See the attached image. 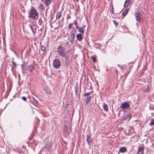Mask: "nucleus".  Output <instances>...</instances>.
<instances>
[{"label":"nucleus","mask_w":154,"mask_h":154,"mask_svg":"<svg viewBox=\"0 0 154 154\" xmlns=\"http://www.w3.org/2000/svg\"><path fill=\"white\" fill-rule=\"evenodd\" d=\"M22 98L24 101H26V98L25 97L23 96L22 97Z\"/></svg>","instance_id":"2f4dec72"},{"label":"nucleus","mask_w":154,"mask_h":154,"mask_svg":"<svg viewBox=\"0 0 154 154\" xmlns=\"http://www.w3.org/2000/svg\"><path fill=\"white\" fill-rule=\"evenodd\" d=\"M85 27V25L81 27H79L78 28H77V29H78L79 32L80 33V34L83 35L84 34V28Z\"/></svg>","instance_id":"6e6552de"},{"label":"nucleus","mask_w":154,"mask_h":154,"mask_svg":"<svg viewBox=\"0 0 154 154\" xmlns=\"http://www.w3.org/2000/svg\"><path fill=\"white\" fill-rule=\"evenodd\" d=\"M32 99H33L34 101H35L36 103H38V101L37 100H36L35 99V98H34L33 97H32Z\"/></svg>","instance_id":"473e14b6"},{"label":"nucleus","mask_w":154,"mask_h":154,"mask_svg":"<svg viewBox=\"0 0 154 154\" xmlns=\"http://www.w3.org/2000/svg\"><path fill=\"white\" fill-rule=\"evenodd\" d=\"M91 99V97H88L86 99V103L88 104V102Z\"/></svg>","instance_id":"5701e85b"},{"label":"nucleus","mask_w":154,"mask_h":154,"mask_svg":"<svg viewBox=\"0 0 154 154\" xmlns=\"http://www.w3.org/2000/svg\"><path fill=\"white\" fill-rule=\"evenodd\" d=\"M12 64L13 65H14V68L16 67V63H15V62L14 61H12Z\"/></svg>","instance_id":"7c9ffc66"},{"label":"nucleus","mask_w":154,"mask_h":154,"mask_svg":"<svg viewBox=\"0 0 154 154\" xmlns=\"http://www.w3.org/2000/svg\"><path fill=\"white\" fill-rule=\"evenodd\" d=\"M74 24L75 25V26L76 28H78L79 26L77 25L78 24V22L77 21L75 20L74 21Z\"/></svg>","instance_id":"b1692460"},{"label":"nucleus","mask_w":154,"mask_h":154,"mask_svg":"<svg viewBox=\"0 0 154 154\" xmlns=\"http://www.w3.org/2000/svg\"><path fill=\"white\" fill-rule=\"evenodd\" d=\"M149 88H147L144 91V92H148L149 91Z\"/></svg>","instance_id":"72a5a7b5"},{"label":"nucleus","mask_w":154,"mask_h":154,"mask_svg":"<svg viewBox=\"0 0 154 154\" xmlns=\"http://www.w3.org/2000/svg\"><path fill=\"white\" fill-rule=\"evenodd\" d=\"M26 64L24 62H23L22 64L21 65V66L22 70H23L24 69L25 67L26 66Z\"/></svg>","instance_id":"4be33fe9"},{"label":"nucleus","mask_w":154,"mask_h":154,"mask_svg":"<svg viewBox=\"0 0 154 154\" xmlns=\"http://www.w3.org/2000/svg\"><path fill=\"white\" fill-rule=\"evenodd\" d=\"M112 10L113 9V6H112Z\"/></svg>","instance_id":"c9c22d12"},{"label":"nucleus","mask_w":154,"mask_h":154,"mask_svg":"<svg viewBox=\"0 0 154 154\" xmlns=\"http://www.w3.org/2000/svg\"><path fill=\"white\" fill-rule=\"evenodd\" d=\"M134 15L136 21L140 22L142 20V14L140 12H136L134 13Z\"/></svg>","instance_id":"7ed1b4c3"},{"label":"nucleus","mask_w":154,"mask_h":154,"mask_svg":"<svg viewBox=\"0 0 154 154\" xmlns=\"http://www.w3.org/2000/svg\"><path fill=\"white\" fill-rule=\"evenodd\" d=\"M46 48L44 46H41V50L42 51H45Z\"/></svg>","instance_id":"393cba45"},{"label":"nucleus","mask_w":154,"mask_h":154,"mask_svg":"<svg viewBox=\"0 0 154 154\" xmlns=\"http://www.w3.org/2000/svg\"><path fill=\"white\" fill-rule=\"evenodd\" d=\"M69 41L71 43H72L73 42L74 39L75 38V35L73 33H71L69 35Z\"/></svg>","instance_id":"0eeeda50"},{"label":"nucleus","mask_w":154,"mask_h":154,"mask_svg":"<svg viewBox=\"0 0 154 154\" xmlns=\"http://www.w3.org/2000/svg\"><path fill=\"white\" fill-rule=\"evenodd\" d=\"M30 28H31V29L32 31L33 32V28L31 26H30Z\"/></svg>","instance_id":"f704fd0d"},{"label":"nucleus","mask_w":154,"mask_h":154,"mask_svg":"<svg viewBox=\"0 0 154 154\" xmlns=\"http://www.w3.org/2000/svg\"><path fill=\"white\" fill-rule=\"evenodd\" d=\"M91 58L92 59L93 61L94 62H96V57L94 56H91Z\"/></svg>","instance_id":"bb28decb"},{"label":"nucleus","mask_w":154,"mask_h":154,"mask_svg":"<svg viewBox=\"0 0 154 154\" xmlns=\"http://www.w3.org/2000/svg\"><path fill=\"white\" fill-rule=\"evenodd\" d=\"M61 16V13L60 11L58 12L56 16V19H59Z\"/></svg>","instance_id":"f3484780"},{"label":"nucleus","mask_w":154,"mask_h":154,"mask_svg":"<svg viewBox=\"0 0 154 154\" xmlns=\"http://www.w3.org/2000/svg\"><path fill=\"white\" fill-rule=\"evenodd\" d=\"M149 125L150 126H152L154 125V119H152L151 121L149 123Z\"/></svg>","instance_id":"a878e982"},{"label":"nucleus","mask_w":154,"mask_h":154,"mask_svg":"<svg viewBox=\"0 0 154 154\" xmlns=\"http://www.w3.org/2000/svg\"><path fill=\"white\" fill-rule=\"evenodd\" d=\"M75 94L77 97L79 96L80 95L81 90L79 89V87L77 85L74 87Z\"/></svg>","instance_id":"423d86ee"},{"label":"nucleus","mask_w":154,"mask_h":154,"mask_svg":"<svg viewBox=\"0 0 154 154\" xmlns=\"http://www.w3.org/2000/svg\"><path fill=\"white\" fill-rule=\"evenodd\" d=\"M57 51L59 55L63 58L66 57L67 52L64 50V48L62 45L59 46L57 48Z\"/></svg>","instance_id":"f03ea898"},{"label":"nucleus","mask_w":154,"mask_h":154,"mask_svg":"<svg viewBox=\"0 0 154 154\" xmlns=\"http://www.w3.org/2000/svg\"><path fill=\"white\" fill-rule=\"evenodd\" d=\"M82 35L81 34H77L76 37L77 39L79 41H81L82 39Z\"/></svg>","instance_id":"ddd939ff"},{"label":"nucleus","mask_w":154,"mask_h":154,"mask_svg":"<svg viewBox=\"0 0 154 154\" xmlns=\"http://www.w3.org/2000/svg\"><path fill=\"white\" fill-rule=\"evenodd\" d=\"M113 22L115 25V26H117L118 24V23L117 22L116 20H113Z\"/></svg>","instance_id":"c85d7f7f"},{"label":"nucleus","mask_w":154,"mask_h":154,"mask_svg":"<svg viewBox=\"0 0 154 154\" xmlns=\"http://www.w3.org/2000/svg\"><path fill=\"white\" fill-rule=\"evenodd\" d=\"M38 8L42 11H43L44 9L43 5L41 4H40Z\"/></svg>","instance_id":"412c9836"},{"label":"nucleus","mask_w":154,"mask_h":154,"mask_svg":"<svg viewBox=\"0 0 154 154\" xmlns=\"http://www.w3.org/2000/svg\"><path fill=\"white\" fill-rule=\"evenodd\" d=\"M103 109L106 112H107L108 110L107 105L105 103H104L103 104Z\"/></svg>","instance_id":"dca6fc26"},{"label":"nucleus","mask_w":154,"mask_h":154,"mask_svg":"<svg viewBox=\"0 0 154 154\" xmlns=\"http://www.w3.org/2000/svg\"><path fill=\"white\" fill-rule=\"evenodd\" d=\"M130 2V0H126L124 5V7H126L128 6Z\"/></svg>","instance_id":"a211bd4d"},{"label":"nucleus","mask_w":154,"mask_h":154,"mask_svg":"<svg viewBox=\"0 0 154 154\" xmlns=\"http://www.w3.org/2000/svg\"><path fill=\"white\" fill-rule=\"evenodd\" d=\"M27 69L28 70L31 72L32 71V70L33 69V67L31 65L27 67Z\"/></svg>","instance_id":"6ab92c4d"},{"label":"nucleus","mask_w":154,"mask_h":154,"mask_svg":"<svg viewBox=\"0 0 154 154\" xmlns=\"http://www.w3.org/2000/svg\"><path fill=\"white\" fill-rule=\"evenodd\" d=\"M76 1H79V0H75Z\"/></svg>","instance_id":"4c0bfd02"},{"label":"nucleus","mask_w":154,"mask_h":154,"mask_svg":"<svg viewBox=\"0 0 154 154\" xmlns=\"http://www.w3.org/2000/svg\"><path fill=\"white\" fill-rule=\"evenodd\" d=\"M128 10L127 9H125L123 11L122 13V15L123 16H125L128 13Z\"/></svg>","instance_id":"aec40b11"},{"label":"nucleus","mask_w":154,"mask_h":154,"mask_svg":"<svg viewBox=\"0 0 154 154\" xmlns=\"http://www.w3.org/2000/svg\"><path fill=\"white\" fill-rule=\"evenodd\" d=\"M143 149L144 148L143 146H141L139 147L137 152V154H143Z\"/></svg>","instance_id":"9d476101"},{"label":"nucleus","mask_w":154,"mask_h":154,"mask_svg":"<svg viewBox=\"0 0 154 154\" xmlns=\"http://www.w3.org/2000/svg\"><path fill=\"white\" fill-rule=\"evenodd\" d=\"M126 151L127 149L125 147H122L119 149V152H120L124 153L126 152Z\"/></svg>","instance_id":"2eb2a0df"},{"label":"nucleus","mask_w":154,"mask_h":154,"mask_svg":"<svg viewBox=\"0 0 154 154\" xmlns=\"http://www.w3.org/2000/svg\"><path fill=\"white\" fill-rule=\"evenodd\" d=\"M87 141L89 145H90V143L92 141V140L91 138V135L89 134H88L87 135Z\"/></svg>","instance_id":"9b49d317"},{"label":"nucleus","mask_w":154,"mask_h":154,"mask_svg":"<svg viewBox=\"0 0 154 154\" xmlns=\"http://www.w3.org/2000/svg\"><path fill=\"white\" fill-rule=\"evenodd\" d=\"M51 143L48 142H47L45 144V147L48 151H50L51 149Z\"/></svg>","instance_id":"1a4fd4ad"},{"label":"nucleus","mask_w":154,"mask_h":154,"mask_svg":"<svg viewBox=\"0 0 154 154\" xmlns=\"http://www.w3.org/2000/svg\"><path fill=\"white\" fill-rule=\"evenodd\" d=\"M53 0H44V3L46 6L49 5L52 2Z\"/></svg>","instance_id":"4468645a"},{"label":"nucleus","mask_w":154,"mask_h":154,"mask_svg":"<svg viewBox=\"0 0 154 154\" xmlns=\"http://www.w3.org/2000/svg\"><path fill=\"white\" fill-rule=\"evenodd\" d=\"M29 17L34 20H37L38 18V13L33 6L31 7Z\"/></svg>","instance_id":"f257e3e1"},{"label":"nucleus","mask_w":154,"mask_h":154,"mask_svg":"<svg viewBox=\"0 0 154 154\" xmlns=\"http://www.w3.org/2000/svg\"><path fill=\"white\" fill-rule=\"evenodd\" d=\"M61 65V63L60 60L58 59H55L53 62V66L56 69H58Z\"/></svg>","instance_id":"20e7f679"},{"label":"nucleus","mask_w":154,"mask_h":154,"mask_svg":"<svg viewBox=\"0 0 154 154\" xmlns=\"http://www.w3.org/2000/svg\"><path fill=\"white\" fill-rule=\"evenodd\" d=\"M121 67V69H122V70L123 71L122 68Z\"/></svg>","instance_id":"e433bc0d"},{"label":"nucleus","mask_w":154,"mask_h":154,"mask_svg":"<svg viewBox=\"0 0 154 154\" xmlns=\"http://www.w3.org/2000/svg\"><path fill=\"white\" fill-rule=\"evenodd\" d=\"M45 93L48 95H50L51 94V89L48 87H45Z\"/></svg>","instance_id":"f8f14e48"},{"label":"nucleus","mask_w":154,"mask_h":154,"mask_svg":"<svg viewBox=\"0 0 154 154\" xmlns=\"http://www.w3.org/2000/svg\"><path fill=\"white\" fill-rule=\"evenodd\" d=\"M91 92H88L87 93H85L84 94V96H88L90 95V94H91Z\"/></svg>","instance_id":"cd10ccee"},{"label":"nucleus","mask_w":154,"mask_h":154,"mask_svg":"<svg viewBox=\"0 0 154 154\" xmlns=\"http://www.w3.org/2000/svg\"><path fill=\"white\" fill-rule=\"evenodd\" d=\"M73 24V23H70L69 24V25L68 26V29H71L72 28Z\"/></svg>","instance_id":"c756f323"},{"label":"nucleus","mask_w":154,"mask_h":154,"mask_svg":"<svg viewBox=\"0 0 154 154\" xmlns=\"http://www.w3.org/2000/svg\"><path fill=\"white\" fill-rule=\"evenodd\" d=\"M130 106V105L128 103L125 102L124 103H122L120 107L121 108L123 109H126L128 108Z\"/></svg>","instance_id":"39448f33"}]
</instances>
